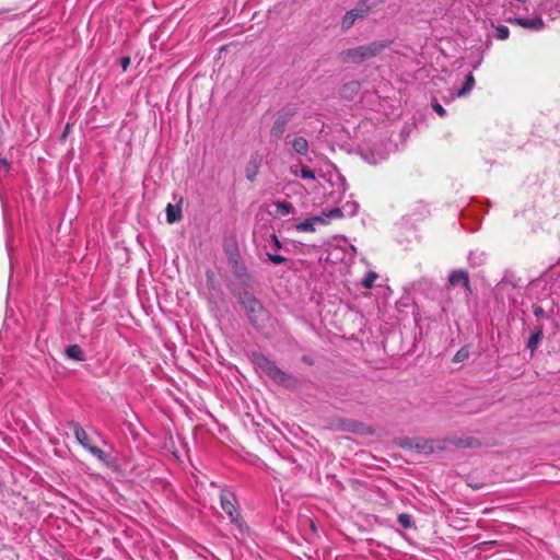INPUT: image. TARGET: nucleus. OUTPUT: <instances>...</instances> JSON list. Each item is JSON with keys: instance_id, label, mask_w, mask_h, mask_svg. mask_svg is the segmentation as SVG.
Instances as JSON below:
<instances>
[{"instance_id": "obj_4", "label": "nucleus", "mask_w": 560, "mask_h": 560, "mask_svg": "<svg viewBox=\"0 0 560 560\" xmlns=\"http://www.w3.org/2000/svg\"><path fill=\"white\" fill-rule=\"evenodd\" d=\"M298 114V108L294 105H287L279 109L276 114V119L270 128V137L275 140L282 138L288 124Z\"/></svg>"}, {"instance_id": "obj_2", "label": "nucleus", "mask_w": 560, "mask_h": 560, "mask_svg": "<svg viewBox=\"0 0 560 560\" xmlns=\"http://www.w3.org/2000/svg\"><path fill=\"white\" fill-rule=\"evenodd\" d=\"M388 45V42H373L368 45L359 46L355 48L348 49L342 52L343 58L351 60L353 62H361L363 60L370 59L377 54H380L383 49H385Z\"/></svg>"}, {"instance_id": "obj_20", "label": "nucleus", "mask_w": 560, "mask_h": 560, "mask_svg": "<svg viewBox=\"0 0 560 560\" xmlns=\"http://www.w3.org/2000/svg\"><path fill=\"white\" fill-rule=\"evenodd\" d=\"M475 85V78L471 73H468L465 78V82L463 86L457 91V96L463 97L466 96Z\"/></svg>"}, {"instance_id": "obj_7", "label": "nucleus", "mask_w": 560, "mask_h": 560, "mask_svg": "<svg viewBox=\"0 0 560 560\" xmlns=\"http://www.w3.org/2000/svg\"><path fill=\"white\" fill-rule=\"evenodd\" d=\"M369 0L361 1L357 8L348 11L341 21V27L343 30H349L357 20L365 18L371 9V5L368 3Z\"/></svg>"}, {"instance_id": "obj_18", "label": "nucleus", "mask_w": 560, "mask_h": 560, "mask_svg": "<svg viewBox=\"0 0 560 560\" xmlns=\"http://www.w3.org/2000/svg\"><path fill=\"white\" fill-rule=\"evenodd\" d=\"M88 452L107 466H110L114 463V459L97 446H89Z\"/></svg>"}, {"instance_id": "obj_19", "label": "nucleus", "mask_w": 560, "mask_h": 560, "mask_svg": "<svg viewBox=\"0 0 560 560\" xmlns=\"http://www.w3.org/2000/svg\"><path fill=\"white\" fill-rule=\"evenodd\" d=\"M88 452L107 466H110L114 463V459L97 446H89Z\"/></svg>"}, {"instance_id": "obj_33", "label": "nucleus", "mask_w": 560, "mask_h": 560, "mask_svg": "<svg viewBox=\"0 0 560 560\" xmlns=\"http://www.w3.org/2000/svg\"><path fill=\"white\" fill-rule=\"evenodd\" d=\"M533 313H534L535 317H537V318H540L545 315L544 308L539 305L533 306Z\"/></svg>"}, {"instance_id": "obj_5", "label": "nucleus", "mask_w": 560, "mask_h": 560, "mask_svg": "<svg viewBox=\"0 0 560 560\" xmlns=\"http://www.w3.org/2000/svg\"><path fill=\"white\" fill-rule=\"evenodd\" d=\"M445 443L446 441L444 440L413 438L406 439L402 443V446H408L409 448H413L421 454L429 455L436 451H443L445 448Z\"/></svg>"}, {"instance_id": "obj_10", "label": "nucleus", "mask_w": 560, "mask_h": 560, "mask_svg": "<svg viewBox=\"0 0 560 560\" xmlns=\"http://www.w3.org/2000/svg\"><path fill=\"white\" fill-rule=\"evenodd\" d=\"M285 140L287 143L291 145L294 153L301 156H307L310 152V144L306 138L302 136L290 138V136L288 135Z\"/></svg>"}, {"instance_id": "obj_22", "label": "nucleus", "mask_w": 560, "mask_h": 560, "mask_svg": "<svg viewBox=\"0 0 560 560\" xmlns=\"http://www.w3.org/2000/svg\"><path fill=\"white\" fill-rule=\"evenodd\" d=\"M471 266H480L486 261V253L481 250H471L468 256Z\"/></svg>"}, {"instance_id": "obj_16", "label": "nucleus", "mask_w": 560, "mask_h": 560, "mask_svg": "<svg viewBox=\"0 0 560 560\" xmlns=\"http://www.w3.org/2000/svg\"><path fill=\"white\" fill-rule=\"evenodd\" d=\"M65 354L68 359L82 362L85 360V353L79 345H71L66 348Z\"/></svg>"}, {"instance_id": "obj_14", "label": "nucleus", "mask_w": 560, "mask_h": 560, "mask_svg": "<svg viewBox=\"0 0 560 560\" xmlns=\"http://www.w3.org/2000/svg\"><path fill=\"white\" fill-rule=\"evenodd\" d=\"M361 85L358 81H350L342 85L340 93L343 97L352 100L359 93Z\"/></svg>"}, {"instance_id": "obj_3", "label": "nucleus", "mask_w": 560, "mask_h": 560, "mask_svg": "<svg viewBox=\"0 0 560 560\" xmlns=\"http://www.w3.org/2000/svg\"><path fill=\"white\" fill-rule=\"evenodd\" d=\"M253 362L257 369L264 372L276 383L283 384L287 381L288 374L279 369L273 361L268 359L262 353H254Z\"/></svg>"}, {"instance_id": "obj_8", "label": "nucleus", "mask_w": 560, "mask_h": 560, "mask_svg": "<svg viewBox=\"0 0 560 560\" xmlns=\"http://www.w3.org/2000/svg\"><path fill=\"white\" fill-rule=\"evenodd\" d=\"M359 203L357 201H347L341 207L331 208L326 211L328 219L335 220L342 217H353L358 213Z\"/></svg>"}, {"instance_id": "obj_12", "label": "nucleus", "mask_w": 560, "mask_h": 560, "mask_svg": "<svg viewBox=\"0 0 560 560\" xmlns=\"http://www.w3.org/2000/svg\"><path fill=\"white\" fill-rule=\"evenodd\" d=\"M512 23H515L524 28L539 31L544 27V21L539 16L535 18H515L510 20Z\"/></svg>"}, {"instance_id": "obj_27", "label": "nucleus", "mask_w": 560, "mask_h": 560, "mask_svg": "<svg viewBox=\"0 0 560 560\" xmlns=\"http://www.w3.org/2000/svg\"><path fill=\"white\" fill-rule=\"evenodd\" d=\"M540 336H541L540 330L535 334H532L528 339V342H527V348L530 349L532 351H534L537 348Z\"/></svg>"}, {"instance_id": "obj_15", "label": "nucleus", "mask_w": 560, "mask_h": 560, "mask_svg": "<svg viewBox=\"0 0 560 560\" xmlns=\"http://www.w3.org/2000/svg\"><path fill=\"white\" fill-rule=\"evenodd\" d=\"M448 280L452 285L463 284L466 288L469 285L468 275L464 270H454L451 272Z\"/></svg>"}, {"instance_id": "obj_31", "label": "nucleus", "mask_w": 560, "mask_h": 560, "mask_svg": "<svg viewBox=\"0 0 560 560\" xmlns=\"http://www.w3.org/2000/svg\"><path fill=\"white\" fill-rule=\"evenodd\" d=\"M432 108L434 109V112L441 116V117H445L446 116V110L445 108L436 101L434 100L432 102Z\"/></svg>"}, {"instance_id": "obj_30", "label": "nucleus", "mask_w": 560, "mask_h": 560, "mask_svg": "<svg viewBox=\"0 0 560 560\" xmlns=\"http://www.w3.org/2000/svg\"><path fill=\"white\" fill-rule=\"evenodd\" d=\"M475 443H476V441L472 439H466V440L458 439V440L454 441V444L456 446H460V447H472L475 445Z\"/></svg>"}, {"instance_id": "obj_21", "label": "nucleus", "mask_w": 560, "mask_h": 560, "mask_svg": "<svg viewBox=\"0 0 560 560\" xmlns=\"http://www.w3.org/2000/svg\"><path fill=\"white\" fill-rule=\"evenodd\" d=\"M275 207H276V213L281 217L289 215L294 211L293 206L287 201L278 200L275 202Z\"/></svg>"}, {"instance_id": "obj_32", "label": "nucleus", "mask_w": 560, "mask_h": 560, "mask_svg": "<svg viewBox=\"0 0 560 560\" xmlns=\"http://www.w3.org/2000/svg\"><path fill=\"white\" fill-rule=\"evenodd\" d=\"M260 310H262L260 302L257 301L256 299H252L249 302V311L256 312V311H260Z\"/></svg>"}, {"instance_id": "obj_9", "label": "nucleus", "mask_w": 560, "mask_h": 560, "mask_svg": "<svg viewBox=\"0 0 560 560\" xmlns=\"http://www.w3.org/2000/svg\"><path fill=\"white\" fill-rule=\"evenodd\" d=\"M330 220L326 217V211H324L319 215H314L312 218H307L304 221L296 224V230L299 232H314L317 225L328 224Z\"/></svg>"}, {"instance_id": "obj_37", "label": "nucleus", "mask_w": 560, "mask_h": 560, "mask_svg": "<svg viewBox=\"0 0 560 560\" xmlns=\"http://www.w3.org/2000/svg\"><path fill=\"white\" fill-rule=\"evenodd\" d=\"M516 1L520 2V3H526L527 2V0H516Z\"/></svg>"}, {"instance_id": "obj_25", "label": "nucleus", "mask_w": 560, "mask_h": 560, "mask_svg": "<svg viewBox=\"0 0 560 560\" xmlns=\"http://www.w3.org/2000/svg\"><path fill=\"white\" fill-rule=\"evenodd\" d=\"M397 522L405 529L411 528L413 525L411 516L406 513H400L397 517Z\"/></svg>"}, {"instance_id": "obj_11", "label": "nucleus", "mask_w": 560, "mask_h": 560, "mask_svg": "<svg viewBox=\"0 0 560 560\" xmlns=\"http://www.w3.org/2000/svg\"><path fill=\"white\" fill-rule=\"evenodd\" d=\"M68 427L72 430L78 443L88 451L89 446H91L92 444L90 443L88 433L81 427V424L72 420L68 422Z\"/></svg>"}, {"instance_id": "obj_34", "label": "nucleus", "mask_w": 560, "mask_h": 560, "mask_svg": "<svg viewBox=\"0 0 560 560\" xmlns=\"http://www.w3.org/2000/svg\"><path fill=\"white\" fill-rule=\"evenodd\" d=\"M271 242L273 249H280L282 247V244L276 234L271 235Z\"/></svg>"}, {"instance_id": "obj_1", "label": "nucleus", "mask_w": 560, "mask_h": 560, "mask_svg": "<svg viewBox=\"0 0 560 560\" xmlns=\"http://www.w3.org/2000/svg\"><path fill=\"white\" fill-rule=\"evenodd\" d=\"M220 505L228 515L231 524H233L241 534H246L248 532V526L240 513V506L235 493L228 488L221 489Z\"/></svg>"}, {"instance_id": "obj_35", "label": "nucleus", "mask_w": 560, "mask_h": 560, "mask_svg": "<svg viewBox=\"0 0 560 560\" xmlns=\"http://www.w3.org/2000/svg\"><path fill=\"white\" fill-rule=\"evenodd\" d=\"M120 66L122 71H127L128 67L130 66V57H122L120 59Z\"/></svg>"}, {"instance_id": "obj_17", "label": "nucleus", "mask_w": 560, "mask_h": 560, "mask_svg": "<svg viewBox=\"0 0 560 560\" xmlns=\"http://www.w3.org/2000/svg\"><path fill=\"white\" fill-rule=\"evenodd\" d=\"M182 218L183 215L180 205L168 203L166 207V221L172 224L180 221Z\"/></svg>"}, {"instance_id": "obj_38", "label": "nucleus", "mask_w": 560, "mask_h": 560, "mask_svg": "<svg viewBox=\"0 0 560 560\" xmlns=\"http://www.w3.org/2000/svg\"><path fill=\"white\" fill-rule=\"evenodd\" d=\"M3 11H0V14L2 13Z\"/></svg>"}, {"instance_id": "obj_29", "label": "nucleus", "mask_w": 560, "mask_h": 560, "mask_svg": "<svg viewBox=\"0 0 560 560\" xmlns=\"http://www.w3.org/2000/svg\"><path fill=\"white\" fill-rule=\"evenodd\" d=\"M469 357V351L466 348H460L454 355V362H463Z\"/></svg>"}, {"instance_id": "obj_13", "label": "nucleus", "mask_w": 560, "mask_h": 560, "mask_svg": "<svg viewBox=\"0 0 560 560\" xmlns=\"http://www.w3.org/2000/svg\"><path fill=\"white\" fill-rule=\"evenodd\" d=\"M289 171L293 176L301 177L303 179L315 180L316 178L314 171L302 164H292L290 165Z\"/></svg>"}, {"instance_id": "obj_6", "label": "nucleus", "mask_w": 560, "mask_h": 560, "mask_svg": "<svg viewBox=\"0 0 560 560\" xmlns=\"http://www.w3.org/2000/svg\"><path fill=\"white\" fill-rule=\"evenodd\" d=\"M360 154L364 161L371 165H377L385 161L389 155L387 143H380L375 145H368L360 150Z\"/></svg>"}, {"instance_id": "obj_28", "label": "nucleus", "mask_w": 560, "mask_h": 560, "mask_svg": "<svg viewBox=\"0 0 560 560\" xmlns=\"http://www.w3.org/2000/svg\"><path fill=\"white\" fill-rule=\"evenodd\" d=\"M266 255L267 259L275 265L283 264L287 260L284 256L279 254L267 253Z\"/></svg>"}, {"instance_id": "obj_26", "label": "nucleus", "mask_w": 560, "mask_h": 560, "mask_svg": "<svg viewBox=\"0 0 560 560\" xmlns=\"http://www.w3.org/2000/svg\"><path fill=\"white\" fill-rule=\"evenodd\" d=\"M510 30L505 25H499L495 27V37L500 40H505L509 38Z\"/></svg>"}, {"instance_id": "obj_24", "label": "nucleus", "mask_w": 560, "mask_h": 560, "mask_svg": "<svg viewBox=\"0 0 560 560\" xmlns=\"http://www.w3.org/2000/svg\"><path fill=\"white\" fill-rule=\"evenodd\" d=\"M258 163L256 160H253L249 162L248 166L246 167V178L250 182H253L257 174H258Z\"/></svg>"}, {"instance_id": "obj_23", "label": "nucleus", "mask_w": 560, "mask_h": 560, "mask_svg": "<svg viewBox=\"0 0 560 560\" xmlns=\"http://www.w3.org/2000/svg\"><path fill=\"white\" fill-rule=\"evenodd\" d=\"M378 278V275L375 271H368L365 276L361 280V285L364 289H372L375 284L376 279Z\"/></svg>"}, {"instance_id": "obj_36", "label": "nucleus", "mask_w": 560, "mask_h": 560, "mask_svg": "<svg viewBox=\"0 0 560 560\" xmlns=\"http://www.w3.org/2000/svg\"><path fill=\"white\" fill-rule=\"evenodd\" d=\"M479 65H480V61L475 62V65L472 66V68H474V69H477V68L479 67Z\"/></svg>"}]
</instances>
